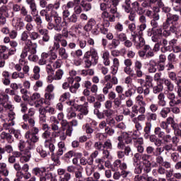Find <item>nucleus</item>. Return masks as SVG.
I'll list each match as a JSON object with an SVG mask.
<instances>
[{"label":"nucleus","mask_w":181,"mask_h":181,"mask_svg":"<svg viewBox=\"0 0 181 181\" xmlns=\"http://www.w3.org/2000/svg\"><path fill=\"white\" fill-rule=\"evenodd\" d=\"M45 21L47 22V29L49 30H55V32H62L63 26L67 25L66 21H63L62 17L59 16V13L56 11H52L50 14L48 13L45 16Z\"/></svg>","instance_id":"nucleus-1"},{"label":"nucleus","mask_w":181,"mask_h":181,"mask_svg":"<svg viewBox=\"0 0 181 181\" xmlns=\"http://www.w3.org/2000/svg\"><path fill=\"white\" fill-rule=\"evenodd\" d=\"M179 21V16L177 14L168 13L165 21L163 23V36L168 37L170 36L171 33H176L177 32V27H176V22Z\"/></svg>","instance_id":"nucleus-2"},{"label":"nucleus","mask_w":181,"mask_h":181,"mask_svg":"<svg viewBox=\"0 0 181 181\" xmlns=\"http://www.w3.org/2000/svg\"><path fill=\"white\" fill-rule=\"evenodd\" d=\"M83 62L86 69H90L92 66L98 64V52L97 49L90 47V50L86 52L83 55Z\"/></svg>","instance_id":"nucleus-3"},{"label":"nucleus","mask_w":181,"mask_h":181,"mask_svg":"<svg viewBox=\"0 0 181 181\" xmlns=\"http://www.w3.org/2000/svg\"><path fill=\"white\" fill-rule=\"evenodd\" d=\"M42 129L44 132L42 134L41 137L45 140V148H49V152H54L56 149L54 144L52 143V132H50V127L46 123L42 124Z\"/></svg>","instance_id":"nucleus-4"},{"label":"nucleus","mask_w":181,"mask_h":181,"mask_svg":"<svg viewBox=\"0 0 181 181\" xmlns=\"http://www.w3.org/2000/svg\"><path fill=\"white\" fill-rule=\"evenodd\" d=\"M12 135H14L16 139H20L21 136V130L11 128V129H9L8 133H6V132H2L0 134V138L1 139L6 141L8 144H13V142L15 141V139Z\"/></svg>","instance_id":"nucleus-5"},{"label":"nucleus","mask_w":181,"mask_h":181,"mask_svg":"<svg viewBox=\"0 0 181 181\" xmlns=\"http://www.w3.org/2000/svg\"><path fill=\"white\" fill-rule=\"evenodd\" d=\"M156 5L153 7V12H160V8L163 6V0H144L142 3L144 8H151L152 5Z\"/></svg>","instance_id":"nucleus-6"},{"label":"nucleus","mask_w":181,"mask_h":181,"mask_svg":"<svg viewBox=\"0 0 181 181\" xmlns=\"http://www.w3.org/2000/svg\"><path fill=\"white\" fill-rule=\"evenodd\" d=\"M138 54L141 59H144V60L155 57V52L152 50L150 45H144L142 50L139 51Z\"/></svg>","instance_id":"nucleus-7"},{"label":"nucleus","mask_w":181,"mask_h":181,"mask_svg":"<svg viewBox=\"0 0 181 181\" xmlns=\"http://www.w3.org/2000/svg\"><path fill=\"white\" fill-rule=\"evenodd\" d=\"M21 42H25V47L23 49H29V47L33 46V49H34V47H36V45H37V43L36 42H33L32 40H29V32L28 31H23L21 35Z\"/></svg>","instance_id":"nucleus-8"},{"label":"nucleus","mask_w":181,"mask_h":181,"mask_svg":"<svg viewBox=\"0 0 181 181\" xmlns=\"http://www.w3.org/2000/svg\"><path fill=\"white\" fill-rule=\"evenodd\" d=\"M61 125L62 131H66L65 133L67 136H71V134H73V127H71V124L66 119H62Z\"/></svg>","instance_id":"nucleus-9"},{"label":"nucleus","mask_w":181,"mask_h":181,"mask_svg":"<svg viewBox=\"0 0 181 181\" xmlns=\"http://www.w3.org/2000/svg\"><path fill=\"white\" fill-rule=\"evenodd\" d=\"M37 44H36L35 47L33 46L28 47V51H27V56H28V60L30 62H37V55H36Z\"/></svg>","instance_id":"nucleus-10"},{"label":"nucleus","mask_w":181,"mask_h":181,"mask_svg":"<svg viewBox=\"0 0 181 181\" xmlns=\"http://www.w3.org/2000/svg\"><path fill=\"white\" fill-rule=\"evenodd\" d=\"M95 112L97 113L96 117L99 119H104L105 117L107 118H110L112 115V114H114V110L111 109H106V110H103V112L96 110Z\"/></svg>","instance_id":"nucleus-11"},{"label":"nucleus","mask_w":181,"mask_h":181,"mask_svg":"<svg viewBox=\"0 0 181 181\" xmlns=\"http://www.w3.org/2000/svg\"><path fill=\"white\" fill-rule=\"evenodd\" d=\"M58 175L59 177V181H69L71 180V174L66 173V170L63 168L58 169Z\"/></svg>","instance_id":"nucleus-12"},{"label":"nucleus","mask_w":181,"mask_h":181,"mask_svg":"<svg viewBox=\"0 0 181 181\" xmlns=\"http://www.w3.org/2000/svg\"><path fill=\"white\" fill-rule=\"evenodd\" d=\"M73 156H78L79 158H81V156H83V154L81 153H76L74 151H69L64 155L62 158L65 162L69 163V162H70V159H71Z\"/></svg>","instance_id":"nucleus-13"},{"label":"nucleus","mask_w":181,"mask_h":181,"mask_svg":"<svg viewBox=\"0 0 181 181\" xmlns=\"http://www.w3.org/2000/svg\"><path fill=\"white\" fill-rule=\"evenodd\" d=\"M163 36V31L162 32V28H157L156 30H153V35L151 37L152 42H158Z\"/></svg>","instance_id":"nucleus-14"},{"label":"nucleus","mask_w":181,"mask_h":181,"mask_svg":"<svg viewBox=\"0 0 181 181\" xmlns=\"http://www.w3.org/2000/svg\"><path fill=\"white\" fill-rule=\"evenodd\" d=\"M25 136L26 139H28L27 141L30 142V145H32V144H36V142L39 141V136L32 133V132H30V130L25 133Z\"/></svg>","instance_id":"nucleus-15"},{"label":"nucleus","mask_w":181,"mask_h":181,"mask_svg":"<svg viewBox=\"0 0 181 181\" xmlns=\"http://www.w3.org/2000/svg\"><path fill=\"white\" fill-rule=\"evenodd\" d=\"M142 62L141 61L136 60L134 62V71H136V74L137 77L141 78L144 76V72L142 71Z\"/></svg>","instance_id":"nucleus-16"},{"label":"nucleus","mask_w":181,"mask_h":181,"mask_svg":"<svg viewBox=\"0 0 181 181\" xmlns=\"http://www.w3.org/2000/svg\"><path fill=\"white\" fill-rule=\"evenodd\" d=\"M2 83L4 86L11 85V74L8 71H4L2 72Z\"/></svg>","instance_id":"nucleus-17"},{"label":"nucleus","mask_w":181,"mask_h":181,"mask_svg":"<svg viewBox=\"0 0 181 181\" xmlns=\"http://www.w3.org/2000/svg\"><path fill=\"white\" fill-rule=\"evenodd\" d=\"M132 5L135 12H136V13L138 15H144V13H145V9H144V6H142V4L141 6V4H139V2L135 1V2L132 3Z\"/></svg>","instance_id":"nucleus-18"},{"label":"nucleus","mask_w":181,"mask_h":181,"mask_svg":"<svg viewBox=\"0 0 181 181\" xmlns=\"http://www.w3.org/2000/svg\"><path fill=\"white\" fill-rule=\"evenodd\" d=\"M30 158H32V153L30 152V150L25 148L24 150V155L21 156L20 158V162H21V163L29 162V160H30Z\"/></svg>","instance_id":"nucleus-19"},{"label":"nucleus","mask_w":181,"mask_h":181,"mask_svg":"<svg viewBox=\"0 0 181 181\" xmlns=\"http://www.w3.org/2000/svg\"><path fill=\"white\" fill-rule=\"evenodd\" d=\"M18 148L21 152H23L25 149H28V151H30L32 149V145L30 144V142L29 141H20L18 144Z\"/></svg>","instance_id":"nucleus-20"},{"label":"nucleus","mask_w":181,"mask_h":181,"mask_svg":"<svg viewBox=\"0 0 181 181\" xmlns=\"http://www.w3.org/2000/svg\"><path fill=\"white\" fill-rule=\"evenodd\" d=\"M152 129V123L151 122H146L144 128V138L148 139L149 135H151V131Z\"/></svg>","instance_id":"nucleus-21"},{"label":"nucleus","mask_w":181,"mask_h":181,"mask_svg":"<svg viewBox=\"0 0 181 181\" xmlns=\"http://www.w3.org/2000/svg\"><path fill=\"white\" fill-rule=\"evenodd\" d=\"M148 66V73H156V71H158V62H156V61H155L154 59H151L149 61Z\"/></svg>","instance_id":"nucleus-22"},{"label":"nucleus","mask_w":181,"mask_h":181,"mask_svg":"<svg viewBox=\"0 0 181 181\" xmlns=\"http://www.w3.org/2000/svg\"><path fill=\"white\" fill-rule=\"evenodd\" d=\"M148 139H149L150 142L154 144L156 146H160L162 145V140H160L156 134H148Z\"/></svg>","instance_id":"nucleus-23"},{"label":"nucleus","mask_w":181,"mask_h":181,"mask_svg":"<svg viewBox=\"0 0 181 181\" xmlns=\"http://www.w3.org/2000/svg\"><path fill=\"white\" fill-rule=\"evenodd\" d=\"M136 93L137 94H144L146 97V95H149L151 93V89H149L148 87L145 88V86H141L136 88Z\"/></svg>","instance_id":"nucleus-24"},{"label":"nucleus","mask_w":181,"mask_h":181,"mask_svg":"<svg viewBox=\"0 0 181 181\" xmlns=\"http://www.w3.org/2000/svg\"><path fill=\"white\" fill-rule=\"evenodd\" d=\"M162 83H163L164 86H165L168 91H173L175 90V85L170 81V80L163 78Z\"/></svg>","instance_id":"nucleus-25"},{"label":"nucleus","mask_w":181,"mask_h":181,"mask_svg":"<svg viewBox=\"0 0 181 181\" xmlns=\"http://www.w3.org/2000/svg\"><path fill=\"white\" fill-rule=\"evenodd\" d=\"M26 2L28 5H30L31 15H37L38 12L35 0H26Z\"/></svg>","instance_id":"nucleus-26"},{"label":"nucleus","mask_w":181,"mask_h":181,"mask_svg":"<svg viewBox=\"0 0 181 181\" xmlns=\"http://www.w3.org/2000/svg\"><path fill=\"white\" fill-rule=\"evenodd\" d=\"M49 53L47 52H42L41 54V58L38 61V64L40 66H45L49 62Z\"/></svg>","instance_id":"nucleus-27"},{"label":"nucleus","mask_w":181,"mask_h":181,"mask_svg":"<svg viewBox=\"0 0 181 181\" xmlns=\"http://www.w3.org/2000/svg\"><path fill=\"white\" fill-rule=\"evenodd\" d=\"M64 74V72L63 71L62 69H58L55 75L52 77L49 76V83H52V80H50V78H52V80H62V78L63 77V75Z\"/></svg>","instance_id":"nucleus-28"},{"label":"nucleus","mask_w":181,"mask_h":181,"mask_svg":"<svg viewBox=\"0 0 181 181\" xmlns=\"http://www.w3.org/2000/svg\"><path fill=\"white\" fill-rule=\"evenodd\" d=\"M80 6L84 12H88V11H91V8H93L91 4L87 1V0H82L80 3Z\"/></svg>","instance_id":"nucleus-29"},{"label":"nucleus","mask_w":181,"mask_h":181,"mask_svg":"<svg viewBox=\"0 0 181 181\" xmlns=\"http://www.w3.org/2000/svg\"><path fill=\"white\" fill-rule=\"evenodd\" d=\"M157 98V104L159 107H166V100H165V94L163 93H160Z\"/></svg>","instance_id":"nucleus-30"},{"label":"nucleus","mask_w":181,"mask_h":181,"mask_svg":"<svg viewBox=\"0 0 181 181\" xmlns=\"http://www.w3.org/2000/svg\"><path fill=\"white\" fill-rule=\"evenodd\" d=\"M95 26H97L95 20L90 18L85 25L84 29L86 32H90Z\"/></svg>","instance_id":"nucleus-31"},{"label":"nucleus","mask_w":181,"mask_h":181,"mask_svg":"<svg viewBox=\"0 0 181 181\" xmlns=\"http://www.w3.org/2000/svg\"><path fill=\"white\" fill-rule=\"evenodd\" d=\"M45 172H46V168H45L36 167L32 170V174L38 177L42 176Z\"/></svg>","instance_id":"nucleus-32"},{"label":"nucleus","mask_w":181,"mask_h":181,"mask_svg":"<svg viewBox=\"0 0 181 181\" xmlns=\"http://www.w3.org/2000/svg\"><path fill=\"white\" fill-rule=\"evenodd\" d=\"M105 81H110V83L113 86H117L118 84V78L115 76L106 75L105 76Z\"/></svg>","instance_id":"nucleus-33"},{"label":"nucleus","mask_w":181,"mask_h":181,"mask_svg":"<svg viewBox=\"0 0 181 181\" xmlns=\"http://www.w3.org/2000/svg\"><path fill=\"white\" fill-rule=\"evenodd\" d=\"M119 45H121L119 40H117V38H113L107 47L110 50H112L114 49H117Z\"/></svg>","instance_id":"nucleus-34"},{"label":"nucleus","mask_w":181,"mask_h":181,"mask_svg":"<svg viewBox=\"0 0 181 181\" xmlns=\"http://www.w3.org/2000/svg\"><path fill=\"white\" fill-rule=\"evenodd\" d=\"M170 107L164 106L160 111L159 115L161 118H168V115L170 114Z\"/></svg>","instance_id":"nucleus-35"},{"label":"nucleus","mask_w":181,"mask_h":181,"mask_svg":"<svg viewBox=\"0 0 181 181\" xmlns=\"http://www.w3.org/2000/svg\"><path fill=\"white\" fill-rule=\"evenodd\" d=\"M59 56H60L62 60H67L69 59V54L66 51V48L61 47L58 50Z\"/></svg>","instance_id":"nucleus-36"},{"label":"nucleus","mask_w":181,"mask_h":181,"mask_svg":"<svg viewBox=\"0 0 181 181\" xmlns=\"http://www.w3.org/2000/svg\"><path fill=\"white\" fill-rule=\"evenodd\" d=\"M51 129L52 131H59V124H60V122H59L54 117H51Z\"/></svg>","instance_id":"nucleus-37"},{"label":"nucleus","mask_w":181,"mask_h":181,"mask_svg":"<svg viewBox=\"0 0 181 181\" xmlns=\"http://www.w3.org/2000/svg\"><path fill=\"white\" fill-rule=\"evenodd\" d=\"M28 52H29V49H24L22 51V53L21 54V59H19L20 65L22 66L24 63V65L26 64V61H25V59L28 57Z\"/></svg>","instance_id":"nucleus-38"},{"label":"nucleus","mask_w":181,"mask_h":181,"mask_svg":"<svg viewBox=\"0 0 181 181\" xmlns=\"http://www.w3.org/2000/svg\"><path fill=\"white\" fill-rule=\"evenodd\" d=\"M23 119L25 122H28L31 127H35V117H29L28 115H23Z\"/></svg>","instance_id":"nucleus-39"},{"label":"nucleus","mask_w":181,"mask_h":181,"mask_svg":"<svg viewBox=\"0 0 181 181\" xmlns=\"http://www.w3.org/2000/svg\"><path fill=\"white\" fill-rule=\"evenodd\" d=\"M46 149H49V147L48 148L45 147V148H41L37 149V152H38L41 158H47V155H50V152L49 151H47Z\"/></svg>","instance_id":"nucleus-40"},{"label":"nucleus","mask_w":181,"mask_h":181,"mask_svg":"<svg viewBox=\"0 0 181 181\" xmlns=\"http://www.w3.org/2000/svg\"><path fill=\"white\" fill-rule=\"evenodd\" d=\"M102 57L103 59V64H105V66H110V52L105 51L103 52Z\"/></svg>","instance_id":"nucleus-41"},{"label":"nucleus","mask_w":181,"mask_h":181,"mask_svg":"<svg viewBox=\"0 0 181 181\" xmlns=\"http://www.w3.org/2000/svg\"><path fill=\"white\" fill-rule=\"evenodd\" d=\"M121 166V160L117 159L115 160L113 164L110 166V169L112 170V172H117L118 169H119Z\"/></svg>","instance_id":"nucleus-42"},{"label":"nucleus","mask_w":181,"mask_h":181,"mask_svg":"<svg viewBox=\"0 0 181 181\" xmlns=\"http://www.w3.org/2000/svg\"><path fill=\"white\" fill-rule=\"evenodd\" d=\"M33 78L35 80H39L40 78V67L35 66L33 69Z\"/></svg>","instance_id":"nucleus-43"},{"label":"nucleus","mask_w":181,"mask_h":181,"mask_svg":"<svg viewBox=\"0 0 181 181\" xmlns=\"http://www.w3.org/2000/svg\"><path fill=\"white\" fill-rule=\"evenodd\" d=\"M103 148H104L105 150L112 151V142L111 139H107V141L104 142Z\"/></svg>","instance_id":"nucleus-44"},{"label":"nucleus","mask_w":181,"mask_h":181,"mask_svg":"<svg viewBox=\"0 0 181 181\" xmlns=\"http://www.w3.org/2000/svg\"><path fill=\"white\" fill-rule=\"evenodd\" d=\"M123 115H124V117H130V118H135V114L132 113V112H131V110H129V108L128 107H124L123 108V112H122Z\"/></svg>","instance_id":"nucleus-45"},{"label":"nucleus","mask_w":181,"mask_h":181,"mask_svg":"<svg viewBox=\"0 0 181 181\" xmlns=\"http://www.w3.org/2000/svg\"><path fill=\"white\" fill-rule=\"evenodd\" d=\"M153 81V79L152 78V77L147 76L146 77V83L144 85V87L146 88V87H148V88L153 87V84L152 83Z\"/></svg>","instance_id":"nucleus-46"},{"label":"nucleus","mask_w":181,"mask_h":181,"mask_svg":"<svg viewBox=\"0 0 181 181\" xmlns=\"http://www.w3.org/2000/svg\"><path fill=\"white\" fill-rule=\"evenodd\" d=\"M9 102V95L7 94L0 95V105H5L6 103Z\"/></svg>","instance_id":"nucleus-47"},{"label":"nucleus","mask_w":181,"mask_h":181,"mask_svg":"<svg viewBox=\"0 0 181 181\" xmlns=\"http://www.w3.org/2000/svg\"><path fill=\"white\" fill-rule=\"evenodd\" d=\"M153 88V93L154 94H159V93H161L163 90V86H162V83H158L156 86L152 87Z\"/></svg>","instance_id":"nucleus-48"},{"label":"nucleus","mask_w":181,"mask_h":181,"mask_svg":"<svg viewBox=\"0 0 181 181\" xmlns=\"http://www.w3.org/2000/svg\"><path fill=\"white\" fill-rule=\"evenodd\" d=\"M33 16H35L34 21L37 25V28H42V24L43 23V21H42V17H40V16H39L38 14L33 15Z\"/></svg>","instance_id":"nucleus-49"},{"label":"nucleus","mask_w":181,"mask_h":181,"mask_svg":"<svg viewBox=\"0 0 181 181\" xmlns=\"http://www.w3.org/2000/svg\"><path fill=\"white\" fill-rule=\"evenodd\" d=\"M146 119L148 122H151V121H156V119H158V115L155 112L148 113Z\"/></svg>","instance_id":"nucleus-50"},{"label":"nucleus","mask_w":181,"mask_h":181,"mask_svg":"<svg viewBox=\"0 0 181 181\" xmlns=\"http://www.w3.org/2000/svg\"><path fill=\"white\" fill-rule=\"evenodd\" d=\"M154 134L156 136L157 135L158 138H161V139L165 135V132L162 131V129H160V127H156L154 129Z\"/></svg>","instance_id":"nucleus-51"},{"label":"nucleus","mask_w":181,"mask_h":181,"mask_svg":"<svg viewBox=\"0 0 181 181\" xmlns=\"http://www.w3.org/2000/svg\"><path fill=\"white\" fill-rule=\"evenodd\" d=\"M132 95H134V93H132V88H129L124 92V93L119 95V98H122V97H126L127 98H131Z\"/></svg>","instance_id":"nucleus-52"},{"label":"nucleus","mask_w":181,"mask_h":181,"mask_svg":"<svg viewBox=\"0 0 181 181\" xmlns=\"http://www.w3.org/2000/svg\"><path fill=\"white\" fill-rule=\"evenodd\" d=\"M54 151L51 152V153H52V156H51V159H52V160H53V162H54L57 165H60V156H59V154H57V153L54 154Z\"/></svg>","instance_id":"nucleus-53"},{"label":"nucleus","mask_w":181,"mask_h":181,"mask_svg":"<svg viewBox=\"0 0 181 181\" xmlns=\"http://www.w3.org/2000/svg\"><path fill=\"white\" fill-rule=\"evenodd\" d=\"M168 60L170 63H173V64L177 63L178 62L177 57H176V54L173 53H170L168 56Z\"/></svg>","instance_id":"nucleus-54"},{"label":"nucleus","mask_w":181,"mask_h":181,"mask_svg":"<svg viewBox=\"0 0 181 181\" xmlns=\"http://www.w3.org/2000/svg\"><path fill=\"white\" fill-rule=\"evenodd\" d=\"M71 97V95L70 94V93L66 92L63 93L60 98H59V101H61L62 103H64V101H67V100H70V98Z\"/></svg>","instance_id":"nucleus-55"},{"label":"nucleus","mask_w":181,"mask_h":181,"mask_svg":"<svg viewBox=\"0 0 181 181\" xmlns=\"http://www.w3.org/2000/svg\"><path fill=\"white\" fill-rule=\"evenodd\" d=\"M0 149H3L4 151V154L5 152L7 153H12L13 152V147L9 144H6L4 148L0 147Z\"/></svg>","instance_id":"nucleus-56"},{"label":"nucleus","mask_w":181,"mask_h":181,"mask_svg":"<svg viewBox=\"0 0 181 181\" xmlns=\"http://www.w3.org/2000/svg\"><path fill=\"white\" fill-rule=\"evenodd\" d=\"M180 158V156H179V153H172L170 154V159L174 162V163H176V162H179V159Z\"/></svg>","instance_id":"nucleus-57"},{"label":"nucleus","mask_w":181,"mask_h":181,"mask_svg":"<svg viewBox=\"0 0 181 181\" xmlns=\"http://www.w3.org/2000/svg\"><path fill=\"white\" fill-rule=\"evenodd\" d=\"M146 177H148V175L142 174L141 175H137L134 177V181H146Z\"/></svg>","instance_id":"nucleus-58"},{"label":"nucleus","mask_w":181,"mask_h":181,"mask_svg":"<svg viewBox=\"0 0 181 181\" xmlns=\"http://www.w3.org/2000/svg\"><path fill=\"white\" fill-rule=\"evenodd\" d=\"M151 158H152V156L149 154H141V160H143V162H145V163H149V165H151V161H149V159H151Z\"/></svg>","instance_id":"nucleus-59"},{"label":"nucleus","mask_w":181,"mask_h":181,"mask_svg":"<svg viewBox=\"0 0 181 181\" xmlns=\"http://www.w3.org/2000/svg\"><path fill=\"white\" fill-rule=\"evenodd\" d=\"M117 39L120 42H125V40H127V34H125L124 33L117 34Z\"/></svg>","instance_id":"nucleus-60"},{"label":"nucleus","mask_w":181,"mask_h":181,"mask_svg":"<svg viewBox=\"0 0 181 181\" xmlns=\"http://www.w3.org/2000/svg\"><path fill=\"white\" fill-rule=\"evenodd\" d=\"M30 37L31 40H37V39H40V35L39 33L33 31L30 33Z\"/></svg>","instance_id":"nucleus-61"},{"label":"nucleus","mask_w":181,"mask_h":181,"mask_svg":"<svg viewBox=\"0 0 181 181\" xmlns=\"http://www.w3.org/2000/svg\"><path fill=\"white\" fill-rule=\"evenodd\" d=\"M78 16L76 13H73L69 18H68V22L71 23H77Z\"/></svg>","instance_id":"nucleus-62"},{"label":"nucleus","mask_w":181,"mask_h":181,"mask_svg":"<svg viewBox=\"0 0 181 181\" xmlns=\"http://www.w3.org/2000/svg\"><path fill=\"white\" fill-rule=\"evenodd\" d=\"M48 54L49 57V62H52V60H56V59H57V53L54 51L49 49Z\"/></svg>","instance_id":"nucleus-63"},{"label":"nucleus","mask_w":181,"mask_h":181,"mask_svg":"<svg viewBox=\"0 0 181 181\" xmlns=\"http://www.w3.org/2000/svg\"><path fill=\"white\" fill-rule=\"evenodd\" d=\"M143 169L144 167L141 164H136L134 169V173H136V175H141V173H142Z\"/></svg>","instance_id":"nucleus-64"}]
</instances>
